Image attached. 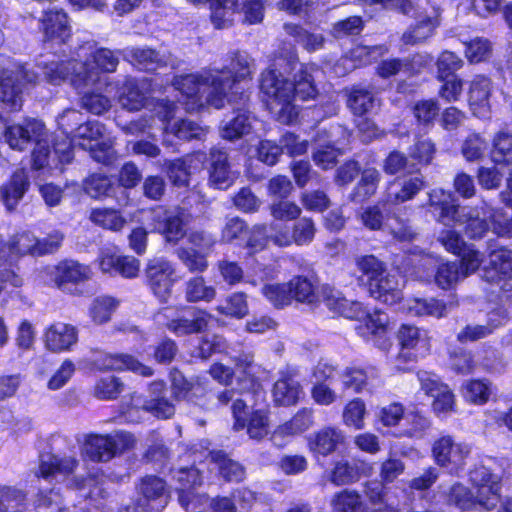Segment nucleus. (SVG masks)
Returning <instances> with one entry per match:
<instances>
[{
    "label": "nucleus",
    "instance_id": "obj_1",
    "mask_svg": "<svg viewBox=\"0 0 512 512\" xmlns=\"http://www.w3.org/2000/svg\"><path fill=\"white\" fill-rule=\"evenodd\" d=\"M255 60L244 51L229 53L221 65L213 64L186 75L174 76L172 85L180 92L189 113L207 108L222 109L237 94V85L251 80Z\"/></svg>",
    "mask_w": 512,
    "mask_h": 512
},
{
    "label": "nucleus",
    "instance_id": "obj_2",
    "mask_svg": "<svg viewBox=\"0 0 512 512\" xmlns=\"http://www.w3.org/2000/svg\"><path fill=\"white\" fill-rule=\"evenodd\" d=\"M297 57L290 46L275 56L269 67L261 73L260 91L270 111L280 122L290 124L296 120L299 109L294 103L293 84L288 75L295 69Z\"/></svg>",
    "mask_w": 512,
    "mask_h": 512
},
{
    "label": "nucleus",
    "instance_id": "obj_3",
    "mask_svg": "<svg viewBox=\"0 0 512 512\" xmlns=\"http://www.w3.org/2000/svg\"><path fill=\"white\" fill-rule=\"evenodd\" d=\"M322 294L330 311L360 322L356 326V332L364 341L383 351L391 347L387 329L389 319L386 313L379 310L370 313L360 302L348 300L341 291L330 286H324Z\"/></svg>",
    "mask_w": 512,
    "mask_h": 512
},
{
    "label": "nucleus",
    "instance_id": "obj_4",
    "mask_svg": "<svg viewBox=\"0 0 512 512\" xmlns=\"http://www.w3.org/2000/svg\"><path fill=\"white\" fill-rule=\"evenodd\" d=\"M501 481V476L492 473L485 465H477L469 471V482L475 493L456 482L446 492L447 502L463 511L491 512L501 500Z\"/></svg>",
    "mask_w": 512,
    "mask_h": 512
},
{
    "label": "nucleus",
    "instance_id": "obj_5",
    "mask_svg": "<svg viewBox=\"0 0 512 512\" xmlns=\"http://www.w3.org/2000/svg\"><path fill=\"white\" fill-rule=\"evenodd\" d=\"M13 150L23 151L31 143H35L32 151V168L39 172V175H53L57 169L54 162L53 151L50 149L49 135L41 121L35 119L26 120L23 124L8 125L0 117V139Z\"/></svg>",
    "mask_w": 512,
    "mask_h": 512
},
{
    "label": "nucleus",
    "instance_id": "obj_6",
    "mask_svg": "<svg viewBox=\"0 0 512 512\" xmlns=\"http://www.w3.org/2000/svg\"><path fill=\"white\" fill-rule=\"evenodd\" d=\"M93 64L89 62L78 63L76 60L68 62H51L43 67L46 80L59 85L69 79L76 88L95 85L99 81V72H114L118 66V57L108 49H98L92 54Z\"/></svg>",
    "mask_w": 512,
    "mask_h": 512
},
{
    "label": "nucleus",
    "instance_id": "obj_7",
    "mask_svg": "<svg viewBox=\"0 0 512 512\" xmlns=\"http://www.w3.org/2000/svg\"><path fill=\"white\" fill-rule=\"evenodd\" d=\"M104 131V125L100 122L87 121L76 127L68 140H54L55 171L61 172L59 164L69 163L73 159V149L76 147L89 151L97 162L108 163L112 159L113 150L110 141L104 139Z\"/></svg>",
    "mask_w": 512,
    "mask_h": 512
},
{
    "label": "nucleus",
    "instance_id": "obj_8",
    "mask_svg": "<svg viewBox=\"0 0 512 512\" xmlns=\"http://www.w3.org/2000/svg\"><path fill=\"white\" fill-rule=\"evenodd\" d=\"M63 240V235L55 231L43 239H37L30 232H21L12 236L7 242L0 241V267L12 265L20 257L30 254L41 256L56 251Z\"/></svg>",
    "mask_w": 512,
    "mask_h": 512
},
{
    "label": "nucleus",
    "instance_id": "obj_9",
    "mask_svg": "<svg viewBox=\"0 0 512 512\" xmlns=\"http://www.w3.org/2000/svg\"><path fill=\"white\" fill-rule=\"evenodd\" d=\"M176 108L177 107L174 102L166 99L158 100L154 104L153 111L158 121L161 123L163 144L166 146L172 145L170 137H175L183 141L203 139L207 133V129L200 126L198 123L189 119H178L172 121L176 113Z\"/></svg>",
    "mask_w": 512,
    "mask_h": 512
},
{
    "label": "nucleus",
    "instance_id": "obj_10",
    "mask_svg": "<svg viewBox=\"0 0 512 512\" xmlns=\"http://www.w3.org/2000/svg\"><path fill=\"white\" fill-rule=\"evenodd\" d=\"M135 444L134 436L125 431L112 434H90L85 436L82 453L94 462H108L116 455L131 449Z\"/></svg>",
    "mask_w": 512,
    "mask_h": 512
},
{
    "label": "nucleus",
    "instance_id": "obj_11",
    "mask_svg": "<svg viewBox=\"0 0 512 512\" xmlns=\"http://www.w3.org/2000/svg\"><path fill=\"white\" fill-rule=\"evenodd\" d=\"M167 322L166 327L177 336L200 333L208 325L211 315L204 310L185 307L180 310L165 308L159 314Z\"/></svg>",
    "mask_w": 512,
    "mask_h": 512
},
{
    "label": "nucleus",
    "instance_id": "obj_12",
    "mask_svg": "<svg viewBox=\"0 0 512 512\" xmlns=\"http://www.w3.org/2000/svg\"><path fill=\"white\" fill-rule=\"evenodd\" d=\"M189 248H179L177 255L191 272H204L208 267L207 257L212 251L216 240L205 231H191L187 235Z\"/></svg>",
    "mask_w": 512,
    "mask_h": 512
},
{
    "label": "nucleus",
    "instance_id": "obj_13",
    "mask_svg": "<svg viewBox=\"0 0 512 512\" xmlns=\"http://www.w3.org/2000/svg\"><path fill=\"white\" fill-rule=\"evenodd\" d=\"M471 453V447L464 442H456L451 436L445 435L435 440L432 454L436 463L449 469L452 473L463 470L466 459Z\"/></svg>",
    "mask_w": 512,
    "mask_h": 512
},
{
    "label": "nucleus",
    "instance_id": "obj_14",
    "mask_svg": "<svg viewBox=\"0 0 512 512\" xmlns=\"http://www.w3.org/2000/svg\"><path fill=\"white\" fill-rule=\"evenodd\" d=\"M425 184V179L419 172L398 176L388 182L381 203L388 207L411 201L425 188Z\"/></svg>",
    "mask_w": 512,
    "mask_h": 512
},
{
    "label": "nucleus",
    "instance_id": "obj_15",
    "mask_svg": "<svg viewBox=\"0 0 512 512\" xmlns=\"http://www.w3.org/2000/svg\"><path fill=\"white\" fill-rule=\"evenodd\" d=\"M488 264L483 267V278L503 291L512 290V251L499 247L490 249Z\"/></svg>",
    "mask_w": 512,
    "mask_h": 512
},
{
    "label": "nucleus",
    "instance_id": "obj_16",
    "mask_svg": "<svg viewBox=\"0 0 512 512\" xmlns=\"http://www.w3.org/2000/svg\"><path fill=\"white\" fill-rule=\"evenodd\" d=\"M398 341L401 345V352L398 360L405 362L416 361L419 357H424L431 347L430 336L427 330L414 325L403 324L397 333Z\"/></svg>",
    "mask_w": 512,
    "mask_h": 512
},
{
    "label": "nucleus",
    "instance_id": "obj_17",
    "mask_svg": "<svg viewBox=\"0 0 512 512\" xmlns=\"http://www.w3.org/2000/svg\"><path fill=\"white\" fill-rule=\"evenodd\" d=\"M146 276L154 295L162 301L167 300L173 285L180 279L174 265L162 257L148 262Z\"/></svg>",
    "mask_w": 512,
    "mask_h": 512
},
{
    "label": "nucleus",
    "instance_id": "obj_18",
    "mask_svg": "<svg viewBox=\"0 0 512 512\" xmlns=\"http://www.w3.org/2000/svg\"><path fill=\"white\" fill-rule=\"evenodd\" d=\"M428 197L429 205L439 223L449 226L464 220V207L459 205L452 192L435 188L428 193Z\"/></svg>",
    "mask_w": 512,
    "mask_h": 512
},
{
    "label": "nucleus",
    "instance_id": "obj_19",
    "mask_svg": "<svg viewBox=\"0 0 512 512\" xmlns=\"http://www.w3.org/2000/svg\"><path fill=\"white\" fill-rule=\"evenodd\" d=\"M246 407V403L242 399H235L233 401L234 429L240 430L246 427L250 438L262 439L268 434V412L264 409H258L247 414Z\"/></svg>",
    "mask_w": 512,
    "mask_h": 512
},
{
    "label": "nucleus",
    "instance_id": "obj_20",
    "mask_svg": "<svg viewBox=\"0 0 512 512\" xmlns=\"http://www.w3.org/2000/svg\"><path fill=\"white\" fill-rule=\"evenodd\" d=\"M173 479L176 482L175 489L178 491L179 502L186 510H189L190 506L195 503L204 505L208 501L207 496L195 493L196 488L202 483L197 468H180L173 472Z\"/></svg>",
    "mask_w": 512,
    "mask_h": 512
},
{
    "label": "nucleus",
    "instance_id": "obj_21",
    "mask_svg": "<svg viewBox=\"0 0 512 512\" xmlns=\"http://www.w3.org/2000/svg\"><path fill=\"white\" fill-rule=\"evenodd\" d=\"M139 499L136 507H128L127 512H160L167 505V496L165 494V483L162 479L149 476L142 480L140 484Z\"/></svg>",
    "mask_w": 512,
    "mask_h": 512
},
{
    "label": "nucleus",
    "instance_id": "obj_22",
    "mask_svg": "<svg viewBox=\"0 0 512 512\" xmlns=\"http://www.w3.org/2000/svg\"><path fill=\"white\" fill-rule=\"evenodd\" d=\"M27 76L23 68L12 65L0 73V100L11 111L22 106V79Z\"/></svg>",
    "mask_w": 512,
    "mask_h": 512
},
{
    "label": "nucleus",
    "instance_id": "obj_23",
    "mask_svg": "<svg viewBox=\"0 0 512 512\" xmlns=\"http://www.w3.org/2000/svg\"><path fill=\"white\" fill-rule=\"evenodd\" d=\"M149 88L150 84L145 79L127 77L118 87V102L125 110L139 111L147 105Z\"/></svg>",
    "mask_w": 512,
    "mask_h": 512
},
{
    "label": "nucleus",
    "instance_id": "obj_24",
    "mask_svg": "<svg viewBox=\"0 0 512 512\" xmlns=\"http://www.w3.org/2000/svg\"><path fill=\"white\" fill-rule=\"evenodd\" d=\"M492 83L489 78L477 75L470 82L468 91V103L473 115L480 119L490 117Z\"/></svg>",
    "mask_w": 512,
    "mask_h": 512
},
{
    "label": "nucleus",
    "instance_id": "obj_25",
    "mask_svg": "<svg viewBox=\"0 0 512 512\" xmlns=\"http://www.w3.org/2000/svg\"><path fill=\"white\" fill-rule=\"evenodd\" d=\"M208 175L209 185L216 189H227L238 177L230 167L227 153L216 148L210 151Z\"/></svg>",
    "mask_w": 512,
    "mask_h": 512
},
{
    "label": "nucleus",
    "instance_id": "obj_26",
    "mask_svg": "<svg viewBox=\"0 0 512 512\" xmlns=\"http://www.w3.org/2000/svg\"><path fill=\"white\" fill-rule=\"evenodd\" d=\"M98 266L103 273L119 274L134 278L140 270V262L133 256L117 255L111 249H103L98 257Z\"/></svg>",
    "mask_w": 512,
    "mask_h": 512
},
{
    "label": "nucleus",
    "instance_id": "obj_27",
    "mask_svg": "<svg viewBox=\"0 0 512 512\" xmlns=\"http://www.w3.org/2000/svg\"><path fill=\"white\" fill-rule=\"evenodd\" d=\"M171 390L177 400H187L199 406H204L203 400L207 388L206 382L200 378L187 380L180 371L173 370L170 373Z\"/></svg>",
    "mask_w": 512,
    "mask_h": 512
},
{
    "label": "nucleus",
    "instance_id": "obj_28",
    "mask_svg": "<svg viewBox=\"0 0 512 512\" xmlns=\"http://www.w3.org/2000/svg\"><path fill=\"white\" fill-rule=\"evenodd\" d=\"M302 395L303 388L298 380V372L293 368L282 371L273 388L275 403L281 406L295 405Z\"/></svg>",
    "mask_w": 512,
    "mask_h": 512
},
{
    "label": "nucleus",
    "instance_id": "obj_29",
    "mask_svg": "<svg viewBox=\"0 0 512 512\" xmlns=\"http://www.w3.org/2000/svg\"><path fill=\"white\" fill-rule=\"evenodd\" d=\"M260 122L247 110L239 109L224 119L220 126L221 136L226 140H236L257 129Z\"/></svg>",
    "mask_w": 512,
    "mask_h": 512
},
{
    "label": "nucleus",
    "instance_id": "obj_30",
    "mask_svg": "<svg viewBox=\"0 0 512 512\" xmlns=\"http://www.w3.org/2000/svg\"><path fill=\"white\" fill-rule=\"evenodd\" d=\"M76 464L77 461L72 457L58 458L52 454H44L40 457L35 476L49 483L53 480L60 482L74 471Z\"/></svg>",
    "mask_w": 512,
    "mask_h": 512
},
{
    "label": "nucleus",
    "instance_id": "obj_31",
    "mask_svg": "<svg viewBox=\"0 0 512 512\" xmlns=\"http://www.w3.org/2000/svg\"><path fill=\"white\" fill-rule=\"evenodd\" d=\"M404 279L398 272H386L377 282H371V296L385 304L393 305L402 299Z\"/></svg>",
    "mask_w": 512,
    "mask_h": 512
},
{
    "label": "nucleus",
    "instance_id": "obj_32",
    "mask_svg": "<svg viewBox=\"0 0 512 512\" xmlns=\"http://www.w3.org/2000/svg\"><path fill=\"white\" fill-rule=\"evenodd\" d=\"M94 364L98 370H129L145 377L153 374L150 367L128 354H101L95 359Z\"/></svg>",
    "mask_w": 512,
    "mask_h": 512
},
{
    "label": "nucleus",
    "instance_id": "obj_33",
    "mask_svg": "<svg viewBox=\"0 0 512 512\" xmlns=\"http://www.w3.org/2000/svg\"><path fill=\"white\" fill-rule=\"evenodd\" d=\"M78 339L74 326L56 322L46 328L44 332L45 347L52 352L68 351Z\"/></svg>",
    "mask_w": 512,
    "mask_h": 512
},
{
    "label": "nucleus",
    "instance_id": "obj_34",
    "mask_svg": "<svg viewBox=\"0 0 512 512\" xmlns=\"http://www.w3.org/2000/svg\"><path fill=\"white\" fill-rule=\"evenodd\" d=\"M165 390L163 381L152 382L149 386V400L141 401L140 397L133 398V404L136 407H142L144 410L151 412L158 418H170L174 412V406L162 395Z\"/></svg>",
    "mask_w": 512,
    "mask_h": 512
},
{
    "label": "nucleus",
    "instance_id": "obj_35",
    "mask_svg": "<svg viewBox=\"0 0 512 512\" xmlns=\"http://www.w3.org/2000/svg\"><path fill=\"white\" fill-rule=\"evenodd\" d=\"M206 154L201 151L194 152L167 163L169 179L177 186L188 184L190 174L199 169L206 160Z\"/></svg>",
    "mask_w": 512,
    "mask_h": 512
},
{
    "label": "nucleus",
    "instance_id": "obj_36",
    "mask_svg": "<svg viewBox=\"0 0 512 512\" xmlns=\"http://www.w3.org/2000/svg\"><path fill=\"white\" fill-rule=\"evenodd\" d=\"M47 272L60 289H64L67 283L82 282L91 277L90 268L75 261H63L57 266L48 267Z\"/></svg>",
    "mask_w": 512,
    "mask_h": 512
},
{
    "label": "nucleus",
    "instance_id": "obj_37",
    "mask_svg": "<svg viewBox=\"0 0 512 512\" xmlns=\"http://www.w3.org/2000/svg\"><path fill=\"white\" fill-rule=\"evenodd\" d=\"M30 182L24 169L13 173L10 180L1 188V199L5 207L12 211L28 190Z\"/></svg>",
    "mask_w": 512,
    "mask_h": 512
},
{
    "label": "nucleus",
    "instance_id": "obj_38",
    "mask_svg": "<svg viewBox=\"0 0 512 512\" xmlns=\"http://www.w3.org/2000/svg\"><path fill=\"white\" fill-rule=\"evenodd\" d=\"M340 379L344 390H352L355 393H361L363 390L372 391L381 384L373 371L367 372L358 368H346L340 374Z\"/></svg>",
    "mask_w": 512,
    "mask_h": 512
},
{
    "label": "nucleus",
    "instance_id": "obj_39",
    "mask_svg": "<svg viewBox=\"0 0 512 512\" xmlns=\"http://www.w3.org/2000/svg\"><path fill=\"white\" fill-rule=\"evenodd\" d=\"M343 440L341 430L334 427H326L309 438V449L313 453L326 456L332 453Z\"/></svg>",
    "mask_w": 512,
    "mask_h": 512
},
{
    "label": "nucleus",
    "instance_id": "obj_40",
    "mask_svg": "<svg viewBox=\"0 0 512 512\" xmlns=\"http://www.w3.org/2000/svg\"><path fill=\"white\" fill-rule=\"evenodd\" d=\"M405 309L413 316L444 317L447 314V305L435 298H412L404 304Z\"/></svg>",
    "mask_w": 512,
    "mask_h": 512
},
{
    "label": "nucleus",
    "instance_id": "obj_41",
    "mask_svg": "<svg viewBox=\"0 0 512 512\" xmlns=\"http://www.w3.org/2000/svg\"><path fill=\"white\" fill-rule=\"evenodd\" d=\"M313 424V411L310 408L300 409L289 421L279 425L274 436L293 437L307 431Z\"/></svg>",
    "mask_w": 512,
    "mask_h": 512
},
{
    "label": "nucleus",
    "instance_id": "obj_42",
    "mask_svg": "<svg viewBox=\"0 0 512 512\" xmlns=\"http://www.w3.org/2000/svg\"><path fill=\"white\" fill-rule=\"evenodd\" d=\"M212 469H217L219 474L226 481L239 482L245 477V470L238 462L229 459L222 451H212L209 453Z\"/></svg>",
    "mask_w": 512,
    "mask_h": 512
},
{
    "label": "nucleus",
    "instance_id": "obj_43",
    "mask_svg": "<svg viewBox=\"0 0 512 512\" xmlns=\"http://www.w3.org/2000/svg\"><path fill=\"white\" fill-rule=\"evenodd\" d=\"M347 96V105L355 115L361 116L370 113L378 105L375 95L361 86L351 88Z\"/></svg>",
    "mask_w": 512,
    "mask_h": 512
},
{
    "label": "nucleus",
    "instance_id": "obj_44",
    "mask_svg": "<svg viewBox=\"0 0 512 512\" xmlns=\"http://www.w3.org/2000/svg\"><path fill=\"white\" fill-rule=\"evenodd\" d=\"M187 222V216L184 209L178 208L170 211L165 223L158 225V233L162 234L167 242L177 243L185 235L184 226Z\"/></svg>",
    "mask_w": 512,
    "mask_h": 512
},
{
    "label": "nucleus",
    "instance_id": "obj_45",
    "mask_svg": "<svg viewBox=\"0 0 512 512\" xmlns=\"http://www.w3.org/2000/svg\"><path fill=\"white\" fill-rule=\"evenodd\" d=\"M403 426L393 432L396 437L421 438L430 428V420L419 412H408Z\"/></svg>",
    "mask_w": 512,
    "mask_h": 512
},
{
    "label": "nucleus",
    "instance_id": "obj_46",
    "mask_svg": "<svg viewBox=\"0 0 512 512\" xmlns=\"http://www.w3.org/2000/svg\"><path fill=\"white\" fill-rule=\"evenodd\" d=\"M356 266L361 273L360 280L367 283L369 289L371 282H377L386 273L384 263L373 255L357 257Z\"/></svg>",
    "mask_w": 512,
    "mask_h": 512
},
{
    "label": "nucleus",
    "instance_id": "obj_47",
    "mask_svg": "<svg viewBox=\"0 0 512 512\" xmlns=\"http://www.w3.org/2000/svg\"><path fill=\"white\" fill-rule=\"evenodd\" d=\"M465 217L462 222L455 224H465V233L471 239H481L489 229L487 223V212H483V218H480V211L477 208L464 207Z\"/></svg>",
    "mask_w": 512,
    "mask_h": 512
},
{
    "label": "nucleus",
    "instance_id": "obj_48",
    "mask_svg": "<svg viewBox=\"0 0 512 512\" xmlns=\"http://www.w3.org/2000/svg\"><path fill=\"white\" fill-rule=\"evenodd\" d=\"M461 268L456 261H447L441 263L436 270L434 279L436 285L444 290L453 289L456 285L464 280Z\"/></svg>",
    "mask_w": 512,
    "mask_h": 512
},
{
    "label": "nucleus",
    "instance_id": "obj_49",
    "mask_svg": "<svg viewBox=\"0 0 512 512\" xmlns=\"http://www.w3.org/2000/svg\"><path fill=\"white\" fill-rule=\"evenodd\" d=\"M216 311L231 318H244L249 313L247 295L243 292L228 295L225 301L216 307Z\"/></svg>",
    "mask_w": 512,
    "mask_h": 512
},
{
    "label": "nucleus",
    "instance_id": "obj_50",
    "mask_svg": "<svg viewBox=\"0 0 512 512\" xmlns=\"http://www.w3.org/2000/svg\"><path fill=\"white\" fill-rule=\"evenodd\" d=\"M89 218L94 224L115 232L120 231L126 223L121 213L111 208H94Z\"/></svg>",
    "mask_w": 512,
    "mask_h": 512
},
{
    "label": "nucleus",
    "instance_id": "obj_51",
    "mask_svg": "<svg viewBox=\"0 0 512 512\" xmlns=\"http://www.w3.org/2000/svg\"><path fill=\"white\" fill-rule=\"evenodd\" d=\"M380 172L375 168H368L362 172L361 179L354 189L352 199L362 202L375 194L380 182Z\"/></svg>",
    "mask_w": 512,
    "mask_h": 512
},
{
    "label": "nucleus",
    "instance_id": "obj_52",
    "mask_svg": "<svg viewBox=\"0 0 512 512\" xmlns=\"http://www.w3.org/2000/svg\"><path fill=\"white\" fill-rule=\"evenodd\" d=\"M491 159L496 165L512 166V134L504 131L496 134Z\"/></svg>",
    "mask_w": 512,
    "mask_h": 512
},
{
    "label": "nucleus",
    "instance_id": "obj_53",
    "mask_svg": "<svg viewBox=\"0 0 512 512\" xmlns=\"http://www.w3.org/2000/svg\"><path fill=\"white\" fill-rule=\"evenodd\" d=\"M185 296L188 302H210L216 296V289L207 285L203 277L197 276L187 281Z\"/></svg>",
    "mask_w": 512,
    "mask_h": 512
},
{
    "label": "nucleus",
    "instance_id": "obj_54",
    "mask_svg": "<svg viewBox=\"0 0 512 512\" xmlns=\"http://www.w3.org/2000/svg\"><path fill=\"white\" fill-rule=\"evenodd\" d=\"M462 395L464 399L472 404L483 405L490 397V382L484 380H470L463 384Z\"/></svg>",
    "mask_w": 512,
    "mask_h": 512
},
{
    "label": "nucleus",
    "instance_id": "obj_55",
    "mask_svg": "<svg viewBox=\"0 0 512 512\" xmlns=\"http://www.w3.org/2000/svg\"><path fill=\"white\" fill-rule=\"evenodd\" d=\"M332 512H362L361 496L353 490L345 489L336 493L331 500Z\"/></svg>",
    "mask_w": 512,
    "mask_h": 512
},
{
    "label": "nucleus",
    "instance_id": "obj_56",
    "mask_svg": "<svg viewBox=\"0 0 512 512\" xmlns=\"http://www.w3.org/2000/svg\"><path fill=\"white\" fill-rule=\"evenodd\" d=\"M288 283L292 300L307 304H313L317 301L315 287L307 277L295 276Z\"/></svg>",
    "mask_w": 512,
    "mask_h": 512
},
{
    "label": "nucleus",
    "instance_id": "obj_57",
    "mask_svg": "<svg viewBox=\"0 0 512 512\" xmlns=\"http://www.w3.org/2000/svg\"><path fill=\"white\" fill-rule=\"evenodd\" d=\"M262 295L276 308H283L292 303L289 283H266L261 289Z\"/></svg>",
    "mask_w": 512,
    "mask_h": 512
},
{
    "label": "nucleus",
    "instance_id": "obj_58",
    "mask_svg": "<svg viewBox=\"0 0 512 512\" xmlns=\"http://www.w3.org/2000/svg\"><path fill=\"white\" fill-rule=\"evenodd\" d=\"M293 84L294 101L299 99L307 101L314 99L318 91L314 85V78L306 70L301 69L295 76Z\"/></svg>",
    "mask_w": 512,
    "mask_h": 512
},
{
    "label": "nucleus",
    "instance_id": "obj_59",
    "mask_svg": "<svg viewBox=\"0 0 512 512\" xmlns=\"http://www.w3.org/2000/svg\"><path fill=\"white\" fill-rule=\"evenodd\" d=\"M365 415V402L360 398H355L345 405L342 418L346 426L361 430L365 426Z\"/></svg>",
    "mask_w": 512,
    "mask_h": 512
},
{
    "label": "nucleus",
    "instance_id": "obj_60",
    "mask_svg": "<svg viewBox=\"0 0 512 512\" xmlns=\"http://www.w3.org/2000/svg\"><path fill=\"white\" fill-rule=\"evenodd\" d=\"M457 256L460 257V261L457 263L466 278L474 274L484 261L483 253L476 249L473 244L464 246V249Z\"/></svg>",
    "mask_w": 512,
    "mask_h": 512
},
{
    "label": "nucleus",
    "instance_id": "obj_61",
    "mask_svg": "<svg viewBox=\"0 0 512 512\" xmlns=\"http://www.w3.org/2000/svg\"><path fill=\"white\" fill-rule=\"evenodd\" d=\"M124 384L113 375L101 377L95 384L94 395L101 400L117 398L123 391Z\"/></svg>",
    "mask_w": 512,
    "mask_h": 512
},
{
    "label": "nucleus",
    "instance_id": "obj_62",
    "mask_svg": "<svg viewBox=\"0 0 512 512\" xmlns=\"http://www.w3.org/2000/svg\"><path fill=\"white\" fill-rule=\"evenodd\" d=\"M209 3L211 10L210 19L216 30H222L229 27V21L226 17L228 8H236L238 0H205Z\"/></svg>",
    "mask_w": 512,
    "mask_h": 512
},
{
    "label": "nucleus",
    "instance_id": "obj_63",
    "mask_svg": "<svg viewBox=\"0 0 512 512\" xmlns=\"http://www.w3.org/2000/svg\"><path fill=\"white\" fill-rule=\"evenodd\" d=\"M118 301L109 296H100L94 299L90 307V316L95 323L102 324L110 320L116 310Z\"/></svg>",
    "mask_w": 512,
    "mask_h": 512
},
{
    "label": "nucleus",
    "instance_id": "obj_64",
    "mask_svg": "<svg viewBox=\"0 0 512 512\" xmlns=\"http://www.w3.org/2000/svg\"><path fill=\"white\" fill-rule=\"evenodd\" d=\"M316 233L314 221L308 217H302L293 224L292 244L304 246L310 244Z\"/></svg>",
    "mask_w": 512,
    "mask_h": 512
}]
</instances>
